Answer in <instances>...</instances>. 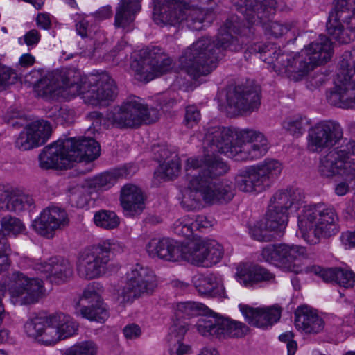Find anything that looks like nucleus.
Here are the masks:
<instances>
[{
    "label": "nucleus",
    "mask_w": 355,
    "mask_h": 355,
    "mask_svg": "<svg viewBox=\"0 0 355 355\" xmlns=\"http://www.w3.org/2000/svg\"><path fill=\"white\" fill-rule=\"evenodd\" d=\"M338 216L334 209L324 203L304 206L298 216V227L304 240L311 245L320 242L322 237L336 234Z\"/></svg>",
    "instance_id": "nucleus-6"
},
{
    "label": "nucleus",
    "mask_w": 355,
    "mask_h": 355,
    "mask_svg": "<svg viewBox=\"0 0 355 355\" xmlns=\"http://www.w3.org/2000/svg\"><path fill=\"white\" fill-rule=\"evenodd\" d=\"M206 263L205 267L218 263L223 255L222 245L215 240H205Z\"/></svg>",
    "instance_id": "nucleus-49"
},
{
    "label": "nucleus",
    "mask_w": 355,
    "mask_h": 355,
    "mask_svg": "<svg viewBox=\"0 0 355 355\" xmlns=\"http://www.w3.org/2000/svg\"><path fill=\"white\" fill-rule=\"evenodd\" d=\"M206 250L205 239L195 240L189 243L184 257L191 263L205 267Z\"/></svg>",
    "instance_id": "nucleus-43"
},
{
    "label": "nucleus",
    "mask_w": 355,
    "mask_h": 355,
    "mask_svg": "<svg viewBox=\"0 0 355 355\" xmlns=\"http://www.w3.org/2000/svg\"><path fill=\"white\" fill-rule=\"evenodd\" d=\"M123 252V246L117 241L107 240L85 249L77 261V273L80 278L94 279L103 276L111 260V254Z\"/></svg>",
    "instance_id": "nucleus-8"
},
{
    "label": "nucleus",
    "mask_w": 355,
    "mask_h": 355,
    "mask_svg": "<svg viewBox=\"0 0 355 355\" xmlns=\"http://www.w3.org/2000/svg\"><path fill=\"white\" fill-rule=\"evenodd\" d=\"M318 171L320 174L325 178H331L336 175H339L346 180L347 175L349 174L347 168L342 166L336 154L331 150L320 159Z\"/></svg>",
    "instance_id": "nucleus-38"
},
{
    "label": "nucleus",
    "mask_w": 355,
    "mask_h": 355,
    "mask_svg": "<svg viewBox=\"0 0 355 355\" xmlns=\"http://www.w3.org/2000/svg\"><path fill=\"white\" fill-rule=\"evenodd\" d=\"M185 169L187 175L191 170L200 169L198 175H193L189 182L188 198L196 204L202 201L209 204L227 203L234 196L232 186L216 183L214 180L224 175L230 168L227 163L215 155H206L202 158L187 159Z\"/></svg>",
    "instance_id": "nucleus-3"
},
{
    "label": "nucleus",
    "mask_w": 355,
    "mask_h": 355,
    "mask_svg": "<svg viewBox=\"0 0 355 355\" xmlns=\"http://www.w3.org/2000/svg\"><path fill=\"white\" fill-rule=\"evenodd\" d=\"M98 347L91 340H84L67 349L62 355H97Z\"/></svg>",
    "instance_id": "nucleus-47"
},
{
    "label": "nucleus",
    "mask_w": 355,
    "mask_h": 355,
    "mask_svg": "<svg viewBox=\"0 0 355 355\" xmlns=\"http://www.w3.org/2000/svg\"><path fill=\"white\" fill-rule=\"evenodd\" d=\"M304 193L297 188L286 187L277 190L270 198L267 211V227L285 229L288 216L295 213L304 203Z\"/></svg>",
    "instance_id": "nucleus-11"
},
{
    "label": "nucleus",
    "mask_w": 355,
    "mask_h": 355,
    "mask_svg": "<svg viewBox=\"0 0 355 355\" xmlns=\"http://www.w3.org/2000/svg\"><path fill=\"white\" fill-rule=\"evenodd\" d=\"M198 331L205 337L241 338L248 331V327L243 323L232 320L229 318L219 317L213 312L212 314L200 318L197 324Z\"/></svg>",
    "instance_id": "nucleus-17"
},
{
    "label": "nucleus",
    "mask_w": 355,
    "mask_h": 355,
    "mask_svg": "<svg viewBox=\"0 0 355 355\" xmlns=\"http://www.w3.org/2000/svg\"><path fill=\"white\" fill-rule=\"evenodd\" d=\"M17 78V75L12 69L0 64V90L14 84Z\"/></svg>",
    "instance_id": "nucleus-54"
},
{
    "label": "nucleus",
    "mask_w": 355,
    "mask_h": 355,
    "mask_svg": "<svg viewBox=\"0 0 355 355\" xmlns=\"http://www.w3.org/2000/svg\"><path fill=\"white\" fill-rule=\"evenodd\" d=\"M68 139H71L73 143V147L69 150V159H71L72 162L83 160L93 161L99 157L101 147L94 139L68 138Z\"/></svg>",
    "instance_id": "nucleus-30"
},
{
    "label": "nucleus",
    "mask_w": 355,
    "mask_h": 355,
    "mask_svg": "<svg viewBox=\"0 0 355 355\" xmlns=\"http://www.w3.org/2000/svg\"><path fill=\"white\" fill-rule=\"evenodd\" d=\"M76 308L78 313L92 321L103 322L108 318L107 310L101 296L99 284L96 282L89 284L84 289Z\"/></svg>",
    "instance_id": "nucleus-21"
},
{
    "label": "nucleus",
    "mask_w": 355,
    "mask_h": 355,
    "mask_svg": "<svg viewBox=\"0 0 355 355\" xmlns=\"http://www.w3.org/2000/svg\"><path fill=\"white\" fill-rule=\"evenodd\" d=\"M247 27L236 15L229 17L214 40L202 37L188 47L180 58L181 67L193 79L209 74L217 67L227 50L239 51L244 45L242 34Z\"/></svg>",
    "instance_id": "nucleus-1"
},
{
    "label": "nucleus",
    "mask_w": 355,
    "mask_h": 355,
    "mask_svg": "<svg viewBox=\"0 0 355 355\" xmlns=\"http://www.w3.org/2000/svg\"><path fill=\"white\" fill-rule=\"evenodd\" d=\"M94 221L96 226L105 230L116 228L120 220L115 212L109 210L96 211L94 216Z\"/></svg>",
    "instance_id": "nucleus-46"
},
{
    "label": "nucleus",
    "mask_w": 355,
    "mask_h": 355,
    "mask_svg": "<svg viewBox=\"0 0 355 355\" xmlns=\"http://www.w3.org/2000/svg\"><path fill=\"white\" fill-rule=\"evenodd\" d=\"M306 248L285 243L268 245L263 248L261 252V257L264 261L273 263L286 271L295 273H298L302 270L296 261L306 257Z\"/></svg>",
    "instance_id": "nucleus-16"
},
{
    "label": "nucleus",
    "mask_w": 355,
    "mask_h": 355,
    "mask_svg": "<svg viewBox=\"0 0 355 355\" xmlns=\"http://www.w3.org/2000/svg\"><path fill=\"white\" fill-rule=\"evenodd\" d=\"M1 225L4 232L8 234L17 235L22 233L25 230V226L17 218L12 216H5L1 219Z\"/></svg>",
    "instance_id": "nucleus-52"
},
{
    "label": "nucleus",
    "mask_w": 355,
    "mask_h": 355,
    "mask_svg": "<svg viewBox=\"0 0 355 355\" xmlns=\"http://www.w3.org/2000/svg\"><path fill=\"white\" fill-rule=\"evenodd\" d=\"M153 19L160 26H175L182 22L191 30L200 31L211 23L212 10L191 7L183 0H153Z\"/></svg>",
    "instance_id": "nucleus-5"
},
{
    "label": "nucleus",
    "mask_w": 355,
    "mask_h": 355,
    "mask_svg": "<svg viewBox=\"0 0 355 355\" xmlns=\"http://www.w3.org/2000/svg\"><path fill=\"white\" fill-rule=\"evenodd\" d=\"M10 251L11 249L7 239L5 237L3 231L0 230V272L3 270V266L8 264V257Z\"/></svg>",
    "instance_id": "nucleus-58"
},
{
    "label": "nucleus",
    "mask_w": 355,
    "mask_h": 355,
    "mask_svg": "<svg viewBox=\"0 0 355 355\" xmlns=\"http://www.w3.org/2000/svg\"><path fill=\"white\" fill-rule=\"evenodd\" d=\"M141 333L140 327L135 324H128L123 329L124 336L128 339H135L141 335Z\"/></svg>",
    "instance_id": "nucleus-63"
},
{
    "label": "nucleus",
    "mask_w": 355,
    "mask_h": 355,
    "mask_svg": "<svg viewBox=\"0 0 355 355\" xmlns=\"http://www.w3.org/2000/svg\"><path fill=\"white\" fill-rule=\"evenodd\" d=\"M191 227L193 230H200L202 228H207L211 226V223L207 220L205 216L198 215L195 218H191Z\"/></svg>",
    "instance_id": "nucleus-62"
},
{
    "label": "nucleus",
    "mask_w": 355,
    "mask_h": 355,
    "mask_svg": "<svg viewBox=\"0 0 355 355\" xmlns=\"http://www.w3.org/2000/svg\"><path fill=\"white\" fill-rule=\"evenodd\" d=\"M49 317H35L29 319L24 324V331L28 337L33 338L41 344L52 345V343L45 342V336L47 329L51 327Z\"/></svg>",
    "instance_id": "nucleus-39"
},
{
    "label": "nucleus",
    "mask_w": 355,
    "mask_h": 355,
    "mask_svg": "<svg viewBox=\"0 0 355 355\" xmlns=\"http://www.w3.org/2000/svg\"><path fill=\"white\" fill-rule=\"evenodd\" d=\"M175 159L166 163L155 171V176L159 180H169L176 178L180 171V164L177 155H175Z\"/></svg>",
    "instance_id": "nucleus-48"
},
{
    "label": "nucleus",
    "mask_w": 355,
    "mask_h": 355,
    "mask_svg": "<svg viewBox=\"0 0 355 355\" xmlns=\"http://www.w3.org/2000/svg\"><path fill=\"white\" fill-rule=\"evenodd\" d=\"M307 123L308 121L306 118L295 116L286 119L283 122L282 126L291 135L298 137L304 132Z\"/></svg>",
    "instance_id": "nucleus-50"
},
{
    "label": "nucleus",
    "mask_w": 355,
    "mask_h": 355,
    "mask_svg": "<svg viewBox=\"0 0 355 355\" xmlns=\"http://www.w3.org/2000/svg\"><path fill=\"white\" fill-rule=\"evenodd\" d=\"M200 120V110L195 105H189L186 107L184 124L189 128L197 125Z\"/></svg>",
    "instance_id": "nucleus-57"
},
{
    "label": "nucleus",
    "mask_w": 355,
    "mask_h": 355,
    "mask_svg": "<svg viewBox=\"0 0 355 355\" xmlns=\"http://www.w3.org/2000/svg\"><path fill=\"white\" fill-rule=\"evenodd\" d=\"M320 277L325 282H335L336 279L337 268L323 269L320 270Z\"/></svg>",
    "instance_id": "nucleus-64"
},
{
    "label": "nucleus",
    "mask_w": 355,
    "mask_h": 355,
    "mask_svg": "<svg viewBox=\"0 0 355 355\" xmlns=\"http://www.w3.org/2000/svg\"><path fill=\"white\" fill-rule=\"evenodd\" d=\"M157 114L155 109L149 110L141 103L139 98L130 96L119 106L114 107L106 115L107 121L113 126L120 129L137 128L143 122L152 123L155 119L150 118V114Z\"/></svg>",
    "instance_id": "nucleus-12"
},
{
    "label": "nucleus",
    "mask_w": 355,
    "mask_h": 355,
    "mask_svg": "<svg viewBox=\"0 0 355 355\" xmlns=\"http://www.w3.org/2000/svg\"><path fill=\"white\" fill-rule=\"evenodd\" d=\"M235 10L242 15L243 20L250 26L263 25L266 32L276 38L283 36L289 31L296 28L294 21H270L268 19L275 13L277 3L276 0H231Z\"/></svg>",
    "instance_id": "nucleus-7"
},
{
    "label": "nucleus",
    "mask_w": 355,
    "mask_h": 355,
    "mask_svg": "<svg viewBox=\"0 0 355 355\" xmlns=\"http://www.w3.org/2000/svg\"><path fill=\"white\" fill-rule=\"evenodd\" d=\"M234 180L235 187L242 192H261L264 191L250 166L240 170Z\"/></svg>",
    "instance_id": "nucleus-40"
},
{
    "label": "nucleus",
    "mask_w": 355,
    "mask_h": 355,
    "mask_svg": "<svg viewBox=\"0 0 355 355\" xmlns=\"http://www.w3.org/2000/svg\"><path fill=\"white\" fill-rule=\"evenodd\" d=\"M78 75L69 81V94L72 96L83 95L84 101L92 105H106L114 100L117 94V87L107 72L92 76L88 83L80 84Z\"/></svg>",
    "instance_id": "nucleus-10"
},
{
    "label": "nucleus",
    "mask_w": 355,
    "mask_h": 355,
    "mask_svg": "<svg viewBox=\"0 0 355 355\" xmlns=\"http://www.w3.org/2000/svg\"><path fill=\"white\" fill-rule=\"evenodd\" d=\"M69 222V219L64 209L51 207L42 211L40 216L33 221L32 227L38 234L52 239L55 231L68 226Z\"/></svg>",
    "instance_id": "nucleus-24"
},
{
    "label": "nucleus",
    "mask_w": 355,
    "mask_h": 355,
    "mask_svg": "<svg viewBox=\"0 0 355 355\" xmlns=\"http://www.w3.org/2000/svg\"><path fill=\"white\" fill-rule=\"evenodd\" d=\"M43 291V281L39 278H28L20 272H14L11 277L9 293L12 302L15 304L35 303Z\"/></svg>",
    "instance_id": "nucleus-19"
},
{
    "label": "nucleus",
    "mask_w": 355,
    "mask_h": 355,
    "mask_svg": "<svg viewBox=\"0 0 355 355\" xmlns=\"http://www.w3.org/2000/svg\"><path fill=\"white\" fill-rule=\"evenodd\" d=\"M194 285L198 293L202 295L226 297L222 280L213 275L198 277L194 281Z\"/></svg>",
    "instance_id": "nucleus-37"
},
{
    "label": "nucleus",
    "mask_w": 355,
    "mask_h": 355,
    "mask_svg": "<svg viewBox=\"0 0 355 355\" xmlns=\"http://www.w3.org/2000/svg\"><path fill=\"white\" fill-rule=\"evenodd\" d=\"M146 250L151 257H158L168 261H176L180 256L179 247L173 239L153 238L146 245Z\"/></svg>",
    "instance_id": "nucleus-31"
},
{
    "label": "nucleus",
    "mask_w": 355,
    "mask_h": 355,
    "mask_svg": "<svg viewBox=\"0 0 355 355\" xmlns=\"http://www.w3.org/2000/svg\"><path fill=\"white\" fill-rule=\"evenodd\" d=\"M73 143L71 139H58L45 146L39 155L40 166L44 169L67 168L69 166V150Z\"/></svg>",
    "instance_id": "nucleus-23"
},
{
    "label": "nucleus",
    "mask_w": 355,
    "mask_h": 355,
    "mask_svg": "<svg viewBox=\"0 0 355 355\" xmlns=\"http://www.w3.org/2000/svg\"><path fill=\"white\" fill-rule=\"evenodd\" d=\"M120 200L123 209L130 216L139 214L144 209L143 193L136 185H124L121 190Z\"/></svg>",
    "instance_id": "nucleus-33"
},
{
    "label": "nucleus",
    "mask_w": 355,
    "mask_h": 355,
    "mask_svg": "<svg viewBox=\"0 0 355 355\" xmlns=\"http://www.w3.org/2000/svg\"><path fill=\"white\" fill-rule=\"evenodd\" d=\"M40 34L36 29H31L28 31L24 36L18 39L19 44H26L28 47L36 46L40 40Z\"/></svg>",
    "instance_id": "nucleus-59"
},
{
    "label": "nucleus",
    "mask_w": 355,
    "mask_h": 355,
    "mask_svg": "<svg viewBox=\"0 0 355 355\" xmlns=\"http://www.w3.org/2000/svg\"><path fill=\"white\" fill-rule=\"evenodd\" d=\"M295 325L306 334H317L324 327V321L317 311L308 306H299L295 312Z\"/></svg>",
    "instance_id": "nucleus-28"
},
{
    "label": "nucleus",
    "mask_w": 355,
    "mask_h": 355,
    "mask_svg": "<svg viewBox=\"0 0 355 355\" xmlns=\"http://www.w3.org/2000/svg\"><path fill=\"white\" fill-rule=\"evenodd\" d=\"M239 306L248 324L256 327H270L281 316V311L277 307L252 308L244 304H239Z\"/></svg>",
    "instance_id": "nucleus-27"
},
{
    "label": "nucleus",
    "mask_w": 355,
    "mask_h": 355,
    "mask_svg": "<svg viewBox=\"0 0 355 355\" xmlns=\"http://www.w3.org/2000/svg\"><path fill=\"white\" fill-rule=\"evenodd\" d=\"M70 73L65 76L61 73H48L44 75L42 69H33L26 78L32 84L38 95L46 98L63 96L69 87Z\"/></svg>",
    "instance_id": "nucleus-18"
},
{
    "label": "nucleus",
    "mask_w": 355,
    "mask_h": 355,
    "mask_svg": "<svg viewBox=\"0 0 355 355\" xmlns=\"http://www.w3.org/2000/svg\"><path fill=\"white\" fill-rule=\"evenodd\" d=\"M248 50L250 53H259L278 74L294 81L301 80L315 66L326 63L333 54L332 43L325 35H320L297 53H285L273 43L254 44Z\"/></svg>",
    "instance_id": "nucleus-2"
},
{
    "label": "nucleus",
    "mask_w": 355,
    "mask_h": 355,
    "mask_svg": "<svg viewBox=\"0 0 355 355\" xmlns=\"http://www.w3.org/2000/svg\"><path fill=\"white\" fill-rule=\"evenodd\" d=\"M130 67L138 80L148 82L168 72L173 68V60L161 48L147 47L140 51Z\"/></svg>",
    "instance_id": "nucleus-13"
},
{
    "label": "nucleus",
    "mask_w": 355,
    "mask_h": 355,
    "mask_svg": "<svg viewBox=\"0 0 355 355\" xmlns=\"http://www.w3.org/2000/svg\"><path fill=\"white\" fill-rule=\"evenodd\" d=\"M152 150L155 155V159L159 162L168 159L173 155V153L165 145H155Z\"/></svg>",
    "instance_id": "nucleus-61"
},
{
    "label": "nucleus",
    "mask_w": 355,
    "mask_h": 355,
    "mask_svg": "<svg viewBox=\"0 0 355 355\" xmlns=\"http://www.w3.org/2000/svg\"><path fill=\"white\" fill-rule=\"evenodd\" d=\"M35 270L44 275L51 283L60 284L68 281L73 275L71 263L62 257H53L48 260L37 263Z\"/></svg>",
    "instance_id": "nucleus-25"
},
{
    "label": "nucleus",
    "mask_w": 355,
    "mask_h": 355,
    "mask_svg": "<svg viewBox=\"0 0 355 355\" xmlns=\"http://www.w3.org/2000/svg\"><path fill=\"white\" fill-rule=\"evenodd\" d=\"M203 313L206 316L213 313V311L202 304L195 302H185L177 304L175 309V318H180L186 321L192 316H196Z\"/></svg>",
    "instance_id": "nucleus-42"
},
{
    "label": "nucleus",
    "mask_w": 355,
    "mask_h": 355,
    "mask_svg": "<svg viewBox=\"0 0 355 355\" xmlns=\"http://www.w3.org/2000/svg\"><path fill=\"white\" fill-rule=\"evenodd\" d=\"M336 282L346 288H352L355 284V274L352 270L337 268Z\"/></svg>",
    "instance_id": "nucleus-56"
},
{
    "label": "nucleus",
    "mask_w": 355,
    "mask_h": 355,
    "mask_svg": "<svg viewBox=\"0 0 355 355\" xmlns=\"http://www.w3.org/2000/svg\"><path fill=\"white\" fill-rule=\"evenodd\" d=\"M204 144L213 153H223L239 162L259 159L270 148L268 139L258 130L223 126L206 129Z\"/></svg>",
    "instance_id": "nucleus-4"
},
{
    "label": "nucleus",
    "mask_w": 355,
    "mask_h": 355,
    "mask_svg": "<svg viewBox=\"0 0 355 355\" xmlns=\"http://www.w3.org/2000/svg\"><path fill=\"white\" fill-rule=\"evenodd\" d=\"M51 327L47 329L45 342L54 345L61 340L75 335L78 331L77 322L69 315L62 313L49 316Z\"/></svg>",
    "instance_id": "nucleus-26"
},
{
    "label": "nucleus",
    "mask_w": 355,
    "mask_h": 355,
    "mask_svg": "<svg viewBox=\"0 0 355 355\" xmlns=\"http://www.w3.org/2000/svg\"><path fill=\"white\" fill-rule=\"evenodd\" d=\"M237 280L245 286H252L261 282H272L275 275L259 266L241 265L237 268Z\"/></svg>",
    "instance_id": "nucleus-34"
},
{
    "label": "nucleus",
    "mask_w": 355,
    "mask_h": 355,
    "mask_svg": "<svg viewBox=\"0 0 355 355\" xmlns=\"http://www.w3.org/2000/svg\"><path fill=\"white\" fill-rule=\"evenodd\" d=\"M250 167L264 191L272 186L282 170L281 163L272 159H266L263 162Z\"/></svg>",
    "instance_id": "nucleus-35"
},
{
    "label": "nucleus",
    "mask_w": 355,
    "mask_h": 355,
    "mask_svg": "<svg viewBox=\"0 0 355 355\" xmlns=\"http://www.w3.org/2000/svg\"><path fill=\"white\" fill-rule=\"evenodd\" d=\"M259 87L237 85L227 93V112L230 116L241 112H253L260 105Z\"/></svg>",
    "instance_id": "nucleus-22"
},
{
    "label": "nucleus",
    "mask_w": 355,
    "mask_h": 355,
    "mask_svg": "<svg viewBox=\"0 0 355 355\" xmlns=\"http://www.w3.org/2000/svg\"><path fill=\"white\" fill-rule=\"evenodd\" d=\"M342 143L331 150L336 154L342 166L351 170L355 165V141L350 139H342Z\"/></svg>",
    "instance_id": "nucleus-41"
},
{
    "label": "nucleus",
    "mask_w": 355,
    "mask_h": 355,
    "mask_svg": "<svg viewBox=\"0 0 355 355\" xmlns=\"http://www.w3.org/2000/svg\"><path fill=\"white\" fill-rule=\"evenodd\" d=\"M33 204L32 196L19 189H8L0 193V210L21 211Z\"/></svg>",
    "instance_id": "nucleus-32"
},
{
    "label": "nucleus",
    "mask_w": 355,
    "mask_h": 355,
    "mask_svg": "<svg viewBox=\"0 0 355 355\" xmlns=\"http://www.w3.org/2000/svg\"><path fill=\"white\" fill-rule=\"evenodd\" d=\"M328 33L340 44L355 39V0H337L327 23Z\"/></svg>",
    "instance_id": "nucleus-14"
},
{
    "label": "nucleus",
    "mask_w": 355,
    "mask_h": 355,
    "mask_svg": "<svg viewBox=\"0 0 355 355\" xmlns=\"http://www.w3.org/2000/svg\"><path fill=\"white\" fill-rule=\"evenodd\" d=\"M26 127L34 135L40 146L47 141L52 132V127L50 123L43 119L35 121L27 125Z\"/></svg>",
    "instance_id": "nucleus-45"
},
{
    "label": "nucleus",
    "mask_w": 355,
    "mask_h": 355,
    "mask_svg": "<svg viewBox=\"0 0 355 355\" xmlns=\"http://www.w3.org/2000/svg\"><path fill=\"white\" fill-rule=\"evenodd\" d=\"M267 214L264 224H257L250 229L252 238L259 241L268 242L277 237H281L285 229L270 228L267 227Z\"/></svg>",
    "instance_id": "nucleus-44"
},
{
    "label": "nucleus",
    "mask_w": 355,
    "mask_h": 355,
    "mask_svg": "<svg viewBox=\"0 0 355 355\" xmlns=\"http://www.w3.org/2000/svg\"><path fill=\"white\" fill-rule=\"evenodd\" d=\"M343 136V129L338 122L323 121L309 130L307 148L311 152H321L338 144Z\"/></svg>",
    "instance_id": "nucleus-20"
},
{
    "label": "nucleus",
    "mask_w": 355,
    "mask_h": 355,
    "mask_svg": "<svg viewBox=\"0 0 355 355\" xmlns=\"http://www.w3.org/2000/svg\"><path fill=\"white\" fill-rule=\"evenodd\" d=\"M174 232L183 237L190 238L193 234V229L191 227V220L189 216H184L178 220L173 225Z\"/></svg>",
    "instance_id": "nucleus-53"
},
{
    "label": "nucleus",
    "mask_w": 355,
    "mask_h": 355,
    "mask_svg": "<svg viewBox=\"0 0 355 355\" xmlns=\"http://www.w3.org/2000/svg\"><path fill=\"white\" fill-rule=\"evenodd\" d=\"M141 0H121L116 10L114 26L128 33L135 28V18L141 9Z\"/></svg>",
    "instance_id": "nucleus-29"
},
{
    "label": "nucleus",
    "mask_w": 355,
    "mask_h": 355,
    "mask_svg": "<svg viewBox=\"0 0 355 355\" xmlns=\"http://www.w3.org/2000/svg\"><path fill=\"white\" fill-rule=\"evenodd\" d=\"M335 87L327 93L328 103L341 108L355 107V47L345 51L338 64Z\"/></svg>",
    "instance_id": "nucleus-9"
},
{
    "label": "nucleus",
    "mask_w": 355,
    "mask_h": 355,
    "mask_svg": "<svg viewBox=\"0 0 355 355\" xmlns=\"http://www.w3.org/2000/svg\"><path fill=\"white\" fill-rule=\"evenodd\" d=\"M93 29V26L87 19L80 18L77 20L76 30L77 33L83 38L91 37Z\"/></svg>",
    "instance_id": "nucleus-60"
},
{
    "label": "nucleus",
    "mask_w": 355,
    "mask_h": 355,
    "mask_svg": "<svg viewBox=\"0 0 355 355\" xmlns=\"http://www.w3.org/2000/svg\"><path fill=\"white\" fill-rule=\"evenodd\" d=\"M40 146L34 135L26 127L19 135L15 146L21 150H28Z\"/></svg>",
    "instance_id": "nucleus-51"
},
{
    "label": "nucleus",
    "mask_w": 355,
    "mask_h": 355,
    "mask_svg": "<svg viewBox=\"0 0 355 355\" xmlns=\"http://www.w3.org/2000/svg\"><path fill=\"white\" fill-rule=\"evenodd\" d=\"M188 326L189 323L187 321L175 318L170 328L169 334L171 338L174 337L175 342L181 341L188 330Z\"/></svg>",
    "instance_id": "nucleus-55"
},
{
    "label": "nucleus",
    "mask_w": 355,
    "mask_h": 355,
    "mask_svg": "<svg viewBox=\"0 0 355 355\" xmlns=\"http://www.w3.org/2000/svg\"><path fill=\"white\" fill-rule=\"evenodd\" d=\"M157 286L154 272L137 263L127 273L125 284L119 293L118 299L123 304L132 302L135 299L153 293Z\"/></svg>",
    "instance_id": "nucleus-15"
},
{
    "label": "nucleus",
    "mask_w": 355,
    "mask_h": 355,
    "mask_svg": "<svg viewBox=\"0 0 355 355\" xmlns=\"http://www.w3.org/2000/svg\"><path fill=\"white\" fill-rule=\"evenodd\" d=\"M137 171L136 166L126 165L122 168L105 172L96 176L89 185L97 190H107L111 188L119 178L131 177Z\"/></svg>",
    "instance_id": "nucleus-36"
}]
</instances>
